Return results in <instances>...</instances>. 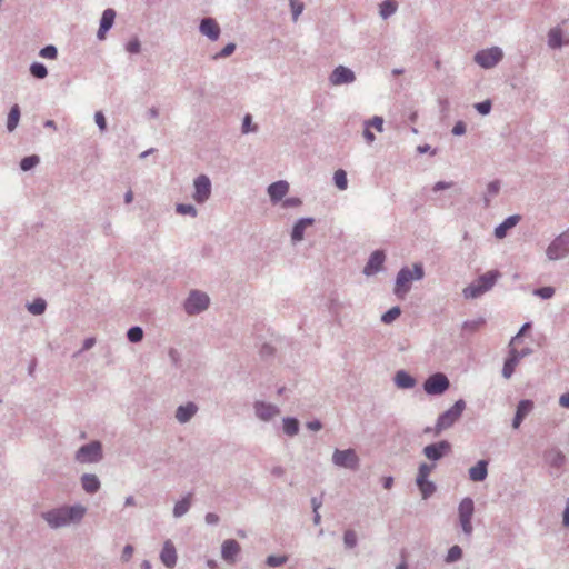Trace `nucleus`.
I'll use <instances>...</instances> for the list:
<instances>
[{
  "label": "nucleus",
  "mask_w": 569,
  "mask_h": 569,
  "mask_svg": "<svg viewBox=\"0 0 569 569\" xmlns=\"http://www.w3.org/2000/svg\"><path fill=\"white\" fill-rule=\"evenodd\" d=\"M87 512V508L80 503L63 506L42 513V518L52 529L79 523Z\"/></svg>",
  "instance_id": "obj_1"
},
{
  "label": "nucleus",
  "mask_w": 569,
  "mask_h": 569,
  "mask_svg": "<svg viewBox=\"0 0 569 569\" xmlns=\"http://www.w3.org/2000/svg\"><path fill=\"white\" fill-rule=\"evenodd\" d=\"M423 277L425 269L420 262L413 263L412 269L409 267H402L397 273L393 293L398 298L403 299L411 290V282L422 280Z\"/></svg>",
  "instance_id": "obj_2"
},
{
  "label": "nucleus",
  "mask_w": 569,
  "mask_h": 569,
  "mask_svg": "<svg viewBox=\"0 0 569 569\" xmlns=\"http://www.w3.org/2000/svg\"><path fill=\"white\" fill-rule=\"evenodd\" d=\"M501 277L498 270H490L479 276L475 281L462 290L465 299H477L492 289L497 280Z\"/></svg>",
  "instance_id": "obj_3"
},
{
  "label": "nucleus",
  "mask_w": 569,
  "mask_h": 569,
  "mask_svg": "<svg viewBox=\"0 0 569 569\" xmlns=\"http://www.w3.org/2000/svg\"><path fill=\"white\" fill-rule=\"evenodd\" d=\"M465 409L466 401L459 399L448 410L439 415L433 427V436L438 437L443 430L451 428L460 419Z\"/></svg>",
  "instance_id": "obj_4"
},
{
  "label": "nucleus",
  "mask_w": 569,
  "mask_h": 569,
  "mask_svg": "<svg viewBox=\"0 0 569 569\" xmlns=\"http://www.w3.org/2000/svg\"><path fill=\"white\" fill-rule=\"evenodd\" d=\"M103 459L102 443L98 440L81 446L74 453L79 463H98Z\"/></svg>",
  "instance_id": "obj_5"
},
{
  "label": "nucleus",
  "mask_w": 569,
  "mask_h": 569,
  "mask_svg": "<svg viewBox=\"0 0 569 569\" xmlns=\"http://www.w3.org/2000/svg\"><path fill=\"white\" fill-rule=\"evenodd\" d=\"M569 254V229L556 237L546 250V256L550 261H557Z\"/></svg>",
  "instance_id": "obj_6"
},
{
  "label": "nucleus",
  "mask_w": 569,
  "mask_h": 569,
  "mask_svg": "<svg viewBox=\"0 0 569 569\" xmlns=\"http://www.w3.org/2000/svg\"><path fill=\"white\" fill-rule=\"evenodd\" d=\"M475 512V503L470 497L463 498L458 506L459 523L466 537L470 538L473 532L472 516Z\"/></svg>",
  "instance_id": "obj_7"
},
{
  "label": "nucleus",
  "mask_w": 569,
  "mask_h": 569,
  "mask_svg": "<svg viewBox=\"0 0 569 569\" xmlns=\"http://www.w3.org/2000/svg\"><path fill=\"white\" fill-rule=\"evenodd\" d=\"M210 305V298L206 292L192 290L184 301L183 308L186 313L194 316L203 312Z\"/></svg>",
  "instance_id": "obj_8"
},
{
  "label": "nucleus",
  "mask_w": 569,
  "mask_h": 569,
  "mask_svg": "<svg viewBox=\"0 0 569 569\" xmlns=\"http://www.w3.org/2000/svg\"><path fill=\"white\" fill-rule=\"evenodd\" d=\"M450 387V381L445 373L437 372L429 376L423 382V390L429 396L443 395Z\"/></svg>",
  "instance_id": "obj_9"
},
{
  "label": "nucleus",
  "mask_w": 569,
  "mask_h": 569,
  "mask_svg": "<svg viewBox=\"0 0 569 569\" xmlns=\"http://www.w3.org/2000/svg\"><path fill=\"white\" fill-rule=\"evenodd\" d=\"M332 463L339 468L357 470L359 468V457L355 449H336L332 453Z\"/></svg>",
  "instance_id": "obj_10"
},
{
  "label": "nucleus",
  "mask_w": 569,
  "mask_h": 569,
  "mask_svg": "<svg viewBox=\"0 0 569 569\" xmlns=\"http://www.w3.org/2000/svg\"><path fill=\"white\" fill-rule=\"evenodd\" d=\"M503 58V52L499 47L483 49L475 54V62L483 69L496 67Z\"/></svg>",
  "instance_id": "obj_11"
},
{
  "label": "nucleus",
  "mask_w": 569,
  "mask_h": 569,
  "mask_svg": "<svg viewBox=\"0 0 569 569\" xmlns=\"http://www.w3.org/2000/svg\"><path fill=\"white\" fill-rule=\"evenodd\" d=\"M532 353L531 348H523L521 350H517L515 347H509V353L507 359L505 360L503 368H502V376L506 379L511 378V376L515 372V369L519 361Z\"/></svg>",
  "instance_id": "obj_12"
},
{
  "label": "nucleus",
  "mask_w": 569,
  "mask_h": 569,
  "mask_svg": "<svg viewBox=\"0 0 569 569\" xmlns=\"http://www.w3.org/2000/svg\"><path fill=\"white\" fill-rule=\"evenodd\" d=\"M451 451L452 446L448 440H440L438 442L427 445L422 449L423 456L432 462H437L442 458L449 456Z\"/></svg>",
  "instance_id": "obj_13"
},
{
  "label": "nucleus",
  "mask_w": 569,
  "mask_h": 569,
  "mask_svg": "<svg viewBox=\"0 0 569 569\" xmlns=\"http://www.w3.org/2000/svg\"><path fill=\"white\" fill-rule=\"evenodd\" d=\"M193 200L197 203H204L211 196V181L208 176L200 174L193 180Z\"/></svg>",
  "instance_id": "obj_14"
},
{
  "label": "nucleus",
  "mask_w": 569,
  "mask_h": 569,
  "mask_svg": "<svg viewBox=\"0 0 569 569\" xmlns=\"http://www.w3.org/2000/svg\"><path fill=\"white\" fill-rule=\"evenodd\" d=\"M253 411L256 417L263 422H269L280 415L278 406L262 400H257L253 403Z\"/></svg>",
  "instance_id": "obj_15"
},
{
  "label": "nucleus",
  "mask_w": 569,
  "mask_h": 569,
  "mask_svg": "<svg viewBox=\"0 0 569 569\" xmlns=\"http://www.w3.org/2000/svg\"><path fill=\"white\" fill-rule=\"evenodd\" d=\"M355 80V72L345 66L336 67L329 77V81L332 86L349 84Z\"/></svg>",
  "instance_id": "obj_16"
},
{
  "label": "nucleus",
  "mask_w": 569,
  "mask_h": 569,
  "mask_svg": "<svg viewBox=\"0 0 569 569\" xmlns=\"http://www.w3.org/2000/svg\"><path fill=\"white\" fill-rule=\"evenodd\" d=\"M240 551L241 547L234 539H227L221 545V557L229 565L237 562Z\"/></svg>",
  "instance_id": "obj_17"
},
{
  "label": "nucleus",
  "mask_w": 569,
  "mask_h": 569,
  "mask_svg": "<svg viewBox=\"0 0 569 569\" xmlns=\"http://www.w3.org/2000/svg\"><path fill=\"white\" fill-rule=\"evenodd\" d=\"M385 260H386V254L382 250L373 251L370 254V257L363 268V273L367 277L378 273L379 271H381Z\"/></svg>",
  "instance_id": "obj_18"
},
{
  "label": "nucleus",
  "mask_w": 569,
  "mask_h": 569,
  "mask_svg": "<svg viewBox=\"0 0 569 569\" xmlns=\"http://www.w3.org/2000/svg\"><path fill=\"white\" fill-rule=\"evenodd\" d=\"M347 307H350V303L347 301L341 300L338 295H331L328 300V311L333 318V321L341 326L342 319H341V312Z\"/></svg>",
  "instance_id": "obj_19"
},
{
  "label": "nucleus",
  "mask_w": 569,
  "mask_h": 569,
  "mask_svg": "<svg viewBox=\"0 0 569 569\" xmlns=\"http://www.w3.org/2000/svg\"><path fill=\"white\" fill-rule=\"evenodd\" d=\"M160 560L168 569H173L177 565V550L173 542L169 539L163 542L160 551Z\"/></svg>",
  "instance_id": "obj_20"
},
{
  "label": "nucleus",
  "mask_w": 569,
  "mask_h": 569,
  "mask_svg": "<svg viewBox=\"0 0 569 569\" xmlns=\"http://www.w3.org/2000/svg\"><path fill=\"white\" fill-rule=\"evenodd\" d=\"M199 31L211 41H217L221 33V29L213 18H203L200 21Z\"/></svg>",
  "instance_id": "obj_21"
},
{
  "label": "nucleus",
  "mask_w": 569,
  "mask_h": 569,
  "mask_svg": "<svg viewBox=\"0 0 569 569\" xmlns=\"http://www.w3.org/2000/svg\"><path fill=\"white\" fill-rule=\"evenodd\" d=\"M199 407L193 401H188L176 409L174 418L181 423H188L198 412Z\"/></svg>",
  "instance_id": "obj_22"
},
{
  "label": "nucleus",
  "mask_w": 569,
  "mask_h": 569,
  "mask_svg": "<svg viewBox=\"0 0 569 569\" xmlns=\"http://www.w3.org/2000/svg\"><path fill=\"white\" fill-rule=\"evenodd\" d=\"M289 191V183L284 180L272 182L268 189V196L272 203L281 201Z\"/></svg>",
  "instance_id": "obj_23"
},
{
  "label": "nucleus",
  "mask_w": 569,
  "mask_h": 569,
  "mask_svg": "<svg viewBox=\"0 0 569 569\" xmlns=\"http://www.w3.org/2000/svg\"><path fill=\"white\" fill-rule=\"evenodd\" d=\"M116 19V11L113 9H106L102 12L101 19H100V26L97 32V38L99 40L106 39V33L112 28Z\"/></svg>",
  "instance_id": "obj_24"
},
{
  "label": "nucleus",
  "mask_w": 569,
  "mask_h": 569,
  "mask_svg": "<svg viewBox=\"0 0 569 569\" xmlns=\"http://www.w3.org/2000/svg\"><path fill=\"white\" fill-rule=\"evenodd\" d=\"M533 409V401L529 399L520 400L517 405L516 415L512 419V428L518 429L525 417Z\"/></svg>",
  "instance_id": "obj_25"
},
{
  "label": "nucleus",
  "mask_w": 569,
  "mask_h": 569,
  "mask_svg": "<svg viewBox=\"0 0 569 569\" xmlns=\"http://www.w3.org/2000/svg\"><path fill=\"white\" fill-rule=\"evenodd\" d=\"M315 223L313 218H300L296 221L291 231V242L293 244L303 240L305 230L307 227L312 226Z\"/></svg>",
  "instance_id": "obj_26"
},
{
  "label": "nucleus",
  "mask_w": 569,
  "mask_h": 569,
  "mask_svg": "<svg viewBox=\"0 0 569 569\" xmlns=\"http://www.w3.org/2000/svg\"><path fill=\"white\" fill-rule=\"evenodd\" d=\"M80 482L82 489L89 495L98 492L101 487L99 478L93 473H83L80 478Z\"/></svg>",
  "instance_id": "obj_27"
},
{
  "label": "nucleus",
  "mask_w": 569,
  "mask_h": 569,
  "mask_svg": "<svg viewBox=\"0 0 569 569\" xmlns=\"http://www.w3.org/2000/svg\"><path fill=\"white\" fill-rule=\"evenodd\" d=\"M488 461L479 460L473 467L469 469V478L472 481H483L488 476Z\"/></svg>",
  "instance_id": "obj_28"
},
{
  "label": "nucleus",
  "mask_w": 569,
  "mask_h": 569,
  "mask_svg": "<svg viewBox=\"0 0 569 569\" xmlns=\"http://www.w3.org/2000/svg\"><path fill=\"white\" fill-rule=\"evenodd\" d=\"M519 214H512L506 218L499 226L495 229V237L498 239H502L507 236V232L509 229L517 226V223L520 221Z\"/></svg>",
  "instance_id": "obj_29"
},
{
  "label": "nucleus",
  "mask_w": 569,
  "mask_h": 569,
  "mask_svg": "<svg viewBox=\"0 0 569 569\" xmlns=\"http://www.w3.org/2000/svg\"><path fill=\"white\" fill-rule=\"evenodd\" d=\"M545 460L551 468L560 469L565 465L566 457L561 450L552 448L545 452Z\"/></svg>",
  "instance_id": "obj_30"
},
{
  "label": "nucleus",
  "mask_w": 569,
  "mask_h": 569,
  "mask_svg": "<svg viewBox=\"0 0 569 569\" xmlns=\"http://www.w3.org/2000/svg\"><path fill=\"white\" fill-rule=\"evenodd\" d=\"M393 381L400 389H411L417 383L416 379L405 370L397 371Z\"/></svg>",
  "instance_id": "obj_31"
},
{
  "label": "nucleus",
  "mask_w": 569,
  "mask_h": 569,
  "mask_svg": "<svg viewBox=\"0 0 569 569\" xmlns=\"http://www.w3.org/2000/svg\"><path fill=\"white\" fill-rule=\"evenodd\" d=\"M192 505V493L186 495L182 499L174 503L172 515L174 518H181L188 513Z\"/></svg>",
  "instance_id": "obj_32"
},
{
  "label": "nucleus",
  "mask_w": 569,
  "mask_h": 569,
  "mask_svg": "<svg viewBox=\"0 0 569 569\" xmlns=\"http://www.w3.org/2000/svg\"><path fill=\"white\" fill-rule=\"evenodd\" d=\"M501 189V182L499 180L490 181L487 187L486 191L483 193V206L485 208H488L491 203V200L496 198Z\"/></svg>",
  "instance_id": "obj_33"
},
{
  "label": "nucleus",
  "mask_w": 569,
  "mask_h": 569,
  "mask_svg": "<svg viewBox=\"0 0 569 569\" xmlns=\"http://www.w3.org/2000/svg\"><path fill=\"white\" fill-rule=\"evenodd\" d=\"M282 428L287 436L293 437L298 435L300 425L297 418L286 417L282 419Z\"/></svg>",
  "instance_id": "obj_34"
},
{
  "label": "nucleus",
  "mask_w": 569,
  "mask_h": 569,
  "mask_svg": "<svg viewBox=\"0 0 569 569\" xmlns=\"http://www.w3.org/2000/svg\"><path fill=\"white\" fill-rule=\"evenodd\" d=\"M548 46L551 49H559L563 46L562 30L560 28H552L548 32Z\"/></svg>",
  "instance_id": "obj_35"
},
{
  "label": "nucleus",
  "mask_w": 569,
  "mask_h": 569,
  "mask_svg": "<svg viewBox=\"0 0 569 569\" xmlns=\"http://www.w3.org/2000/svg\"><path fill=\"white\" fill-rule=\"evenodd\" d=\"M20 108L18 104H13L9 111L8 119H7V130L9 132H12L18 127L19 120H20Z\"/></svg>",
  "instance_id": "obj_36"
},
{
  "label": "nucleus",
  "mask_w": 569,
  "mask_h": 569,
  "mask_svg": "<svg viewBox=\"0 0 569 569\" xmlns=\"http://www.w3.org/2000/svg\"><path fill=\"white\" fill-rule=\"evenodd\" d=\"M398 9V4L393 0H385L379 6V14L380 17L386 20L390 18L392 14L396 13Z\"/></svg>",
  "instance_id": "obj_37"
},
{
  "label": "nucleus",
  "mask_w": 569,
  "mask_h": 569,
  "mask_svg": "<svg viewBox=\"0 0 569 569\" xmlns=\"http://www.w3.org/2000/svg\"><path fill=\"white\" fill-rule=\"evenodd\" d=\"M416 483L423 499H428L436 491V485L432 481L428 480V478H425V480L420 482L419 478H416Z\"/></svg>",
  "instance_id": "obj_38"
},
{
  "label": "nucleus",
  "mask_w": 569,
  "mask_h": 569,
  "mask_svg": "<svg viewBox=\"0 0 569 569\" xmlns=\"http://www.w3.org/2000/svg\"><path fill=\"white\" fill-rule=\"evenodd\" d=\"M47 302L42 298L34 299L31 303H28L27 309L34 316H40L46 311Z\"/></svg>",
  "instance_id": "obj_39"
},
{
  "label": "nucleus",
  "mask_w": 569,
  "mask_h": 569,
  "mask_svg": "<svg viewBox=\"0 0 569 569\" xmlns=\"http://www.w3.org/2000/svg\"><path fill=\"white\" fill-rule=\"evenodd\" d=\"M30 73L36 79H44L48 76L47 67L41 62H32L30 64Z\"/></svg>",
  "instance_id": "obj_40"
},
{
  "label": "nucleus",
  "mask_w": 569,
  "mask_h": 569,
  "mask_svg": "<svg viewBox=\"0 0 569 569\" xmlns=\"http://www.w3.org/2000/svg\"><path fill=\"white\" fill-rule=\"evenodd\" d=\"M333 181L339 190H346L348 188L347 173L342 169H339L333 173Z\"/></svg>",
  "instance_id": "obj_41"
},
{
  "label": "nucleus",
  "mask_w": 569,
  "mask_h": 569,
  "mask_svg": "<svg viewBox=\"0 0 569 569\" xmlns=\"http://www.w3.org/2000/svg\"><path fill=\"white\" fill-rule=\"evenodd\" d=\"M40 162V158L37 154L24 157L20 161V168L22 171H29L33 169L36 166H38Z\"/></svg>",
  "instance_id": "obj_42"
},
{
  "label": "nucleus",
  "mask_w": 569,
  "mask_h": 569,
  "mask_svg": "<svg viewBox=\"0 0 569 569\" xmlns=\"http://www.w3.org/2000/svg\"><path fill=\"white\" fill-rule=\"evenodd\" d=\"M461 558H462V549L458 545H455L451 548H449L447 556L445 558V561L447 563H453V562L460 560Z\"/></svg>",
  "instance_id": "obj_43"
},
{
  "label": "nucleus",
  "mask_w": 569,
  "mask_h": 569,
  "mask_svg": "<svg viewBox=\"0 0 569 569\" xmlns=\"http://www.w3.org/2000/svg\"><path fill=\"white\" fill-rule=\"evenodd\" d=\"M127 338L132 343H138L143 339V330L139 326L129 328L127 331Z\"/></svg>",
  "instance_id": "obj_44"
},
{
  "label": "nucleus",
  "mask_w": 569,
  "mask_h": 569,
  "mask_svg": "<svg viewBox=\"0 0 569 569\" xmlns=\"http://www.w3.org/2000/svg\"><path fill=\"white\" fill-rule=\"evenodd\" d=\"M288 561V556H274L270 555L266 558V565L270 568H277L283 566Z\"/></svg>",
  "instance_id": "obj_45"
},
{
  "label": "nucleus",
  "mask_w": 569,
  "mask_h": 569,
  "mask_svg": "<svg viewBox=\"0 0 569 569\" xmlns=\"http://www.w3.org/2000/svg\"><path fill=\"white\" fill-rule=\"evenodd\" d=\"M401 313V309L400 307L396 306V307H392L390 308L388 311H386L382 316H381V321L383 323H391L392 321H395Z\"/></svg>",
  "instance_id": "obj_46"
},
{
  "label": "nucleus",
  "mask_w": 569,
  "mask_h": 569,
  "mask_svg": "<svg viewBox=\"0 0 569 569\" xmlns=\"http://www.w3.org/2000/svg\"><path fill=\"white\" fill-rule=\"evenodd\" d=\"M555 288L551 286L540 287L533 290V296H537L543 300L551 299L555 296Z\"/></svg>",
  "instance_id": "obj_47"
},
{
  "label": "nucleus",
  "mask_w": 569,
  "mask_h": 569,
  "mask_svg": "<svg viewBox=\"0 0 569 569\" xmlns=\"http://www.w3.org/2000/svg\"><path fill=\"white\" fill-rule=\"evenodd\" d=\"M176 211L180 214H187L192 218H196L198 214V210L193 204L190 203H179L176 207Z\"/></svg>",
  "instance_id": "obj_48"
},
{
  "label": "nucleus",
  "mask_w": 569,
  "mask_h": 569,
  "mask_svg": "<svg viewBox=\"0 0 569 569\" xmlns=\"http://www.w3.org/2000/svg\"><path fill=\"white\" fill-rule=\"evenodd\" d=\"M435 467H436L435 463H427V462L420 463L418 467V473H417V478H419V482L425 480V478H428L429 475L435 469Z\"/></svg>",
  "instance_id": "obj_49"
},
{
  "label": "nucleus",
  "mask_w": 569,
  "mask_h": 569,
  "mask_svg": "<svg viewBox=\"0 0 569 569\" xmlns=\"http://www.w3.org/2000/svg\"><path fill=\"white\" fill-rule=\"evenodd\" d=\"M258 126L252 123L251 114H246L242 120L241 132L248 134L250 132H257Z\"/></svg>",
  "instance_id": "obj_50"
},
{
  "label": "nucleus",
  "mask_w": 569,
  "mask_h": 569,
  "mask_svg": "<svg viewBox=\"0 0 569 569\" xmlns=\"http://www.w3.org/2000/svg\"><path fill=\"white\" fill-rule=\"evenodd\" d=\"M485 319L483 318H478V319H475V320H468V321H465L463 325H462V329L467 332H476L481 326L485 325Z\"/></svg>",
  "instance_id": "obj_51"
},
{
  "label": "nucleus",
  "mask_w": 569,
  "mask_h": 569,
  "mask_svg": "<svg viewBox=\"0 0 569 569\" xmlns=\"http://www.w3.org/2000/svg\"><path fill=\"white\" fill-rule=\"evenodd\" d=\"M39 56L44 59H56L58 57V49L53 44L44 46L40 51Z\"/></svg>",
  "instance_id": "obj_52"
},
{
  "label": "nucleus",
  "mask_w": 569,
  "mask_h": 569,
  "mask_svg": "<svg viewBox=\"0 0 569 569\" xmlns=\"http://www.w3.org/2000/svg\"><path fill=\"white\" fill-rule=\"evenodd\" d=\"M236 48H237L236 43L230 42L226 47H223L219 52H217L212 57V59L213 60H219V59H224L227 57H230L234 52Z\"/></svg>",
  "instance_id": "obj_53"
},
{
  "label": "nucleus",
  "mask_w": 569,
  "mask_h": 569,
  "mask_svg": "<svg viewBox=\"0 0 569 569\" xmlns=\"http://www.w3.org/2000/svg\"><path fill=\"white\" fill-rule=\"evenodd\" d=\"M357 535L353 530H346L343 535V543L346 548L352 549L357 546Z\"/></svg>",
  "instance_id": "obj_54"
},
{
  "label": "nucleus",
  "mask_w": 569,
  "mask_h": 569,
  "mask_svg": "<svg viewBox=\"0 0 569 569\" xmlns=\"http://www.w3.org/2000/svg\"><path fill=\"white\" fill-rule=\"evenodd\" d=\"M126 50L129 52V53H132V54H137L141 51V42L140 40L134 37L132 38L130 41H128V43L126 44Z\"/></svg>",
  "instance_id": "obj_55"
},
{
  "label": "nucleus",
  "mask_w": 569,
  "mask_h": 569,
  "mask_svg": "<svg viewBox=\"0 0 569 569\" xmlns=\"http://www.w3.org/2000/svg\"><path fill=\"white\" fill-rule=\"evenodd\" d=\"M492 108V103L490 100H485L482 102H478L475 104V109L482 116H487L490 113Z\"/></svg>",
  "instance_id": "obj_56"
},
{
  "label": "nucleus",
  "mask_w": 569,
  "mask_h": 569,
  "mask_svg": "<svg viewBox=\"0 0 569 569\" xmlns=\"http://www.w3.org/2000/svg\"><path fill=\"white\" fill-rule=\"evenodd\" d=\"M168 357L171 361V363L174 366V367H179L180 366V362H181V356H180V352L176 349V348H170L169 351H168Z\"/></svg>",
  "instance_id": "obj_57"
},
{
  "label": "nucleus",
  "mask_w": 569,
  "mask_h": 569,
  "mask_svg": "<svg viewBox=\"0 0 569 569\" xmlns=\"http://www.w3.org/2000/svg\"><path fill=\"white\" fill-rule=\"evenodd\" d=\"M530 328H531V322L523 323L522 327L520 328V330L518 331V333L511 338L509 347H513L515 343L520 339V337L523 336L525 332Z\"/></svg>",
  "instance_id": "obj_58"
},
{
  "label": "nucleus",
  "mask_w": 569,
  "mask_h": 569,
  "mask_svg": "<svg viewBox=\"0 0 569 569\" xmlns=\"http://www.w3.org/2000/svg\"><path fill=\"white\" fill-rule=\"evenodd\" d=\"M94 121L98 126V128L100 129V131H106L107 129V121H106V117L103 116V113L101 111H97L94 113Z\"/></svg>",
  "instance_id": "obj_59"
},
{
  "label": "nucleus",
  "mask_w": 569,
  "mask_h": 569,
  "mask_svg": "<svg viewBox=\"0 0 569 569\" xmlns=\"http://www.w3.org/2000/svg\"><path fill=\"white\" fill-rule=\"evenodd\" d=\"M369 127H373L377 131H383V119L382 117L375 116L371 120H368Z\"/></svg>",
  "instance_id": "obj_60"
},
{
  "label": "nucleus",
  "mask_w": 569,
  "mask_h": 569,
  "mask_svg": "<svg viewBox=\"0 0 569 569\" xmlns=\"http://www.w3.org/2000/svg\"><path fill=\"white\" fill-rule=\"evenodd\" d=\"M290 6L292 10V18L296 21L303 10V4L295 0H290Z\"/></svg>",
  "instance_id": "obj_61"
},
{
  "label": "nucleus",
  "mask_w": 569,
  "mask_h": 569,
  "mask_svg": "<svg viewBox=\"0 0 569 569\" xmlns=\"http://www.w3.org/2000/svg\"><path fill=\"white\" fill-rule=\"evenodd\" d=\"M453 186V182L450 181V182H447V181H438L433 184L432 187V191L435 192H439V191H442V190H446V189H449Z\"/></svg>",
  "instance_id": "obj_62"
},
{
  "label": "nucleus",
  "mask_w": 569,
  "mask_h": 569,
  "mask_svg": "<svg viewBox=\"0 0 569 569\" xmlns=\"http://www.w3.org/2000/svg\"><path fill=\"white\" fill-rule=\"evenodd\" d=\"M302 201L297 197L287 198L283 200V207L295 208L301 206Z\"/></svg>",
  "instance_id": "obj_63"
},
{
  "label": "nucleus",
  "mask_w": 569,
  "mask_h": 569,
  "mask_svg": "<svg viewBox=\"0 0 569 569\" xmlns=\"http://www.w3.org/2000/svg\"><path fill=\"white\" fill-rule=\"evenodd\" d=\"M559 406L562 407V408H566V409H569V391L562 393L560 397H559Z\"/></svg>",
  "instance_id": "obj_64"
}]
</instances>
